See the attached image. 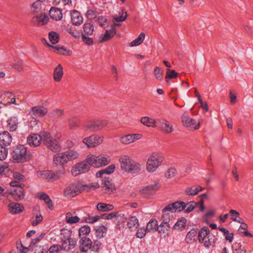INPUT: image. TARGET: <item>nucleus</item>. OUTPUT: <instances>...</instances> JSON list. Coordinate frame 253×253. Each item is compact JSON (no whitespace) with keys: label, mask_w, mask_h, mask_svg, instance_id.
Listing matches in <instances>:
<instances>
[{"label":"nucleus","mask_w":253,"mask_h":253,"mask_svg":"<svg viewBox=\"0 0 253 253\" xmlns=\"http://www.w3.org/2000/svg\"><path fill=\"white\" fill-rule=\"evenodd\" d=\"M121 168L129 173H137L141 169L139 163L132 159L129 156L124 155L120 156L119 159Z\"/></svg>","instance_id":"f257e3e1"},{"label":"nucleus","mask_w":253,"mask_h":253,"mask_svg":"<svg viewBox=\"0 0 253 253\" xmlns=\"http://www.w3.org/2000/svg\"><path fill=\"white\" fill-rule=\"evenodd\" d=\"M101 242L98 239H92V241L86 237H82L79 241L80 250L83 253H86L88 250L97 252L101 246Z\"/></svg>","instance_id":"f03ea898"},{"label":"nucleus","mask_w":253,"mask_h":253,"mask_svg":"<svg viewBox=\"0 0 253 253\" xmlns=\"http://www.w3.org/2000/svg\"><path fill=\"white\" fill-rule=\"evenodd\" d=\"M79 153L73 150L56 154L53 158V162L57 165L63 166L68 162L77 159Z\"/></svg>","instance_id":"7ed1b4c3"},{"label":"nucleus","mask_w":253,"mask_h":253,"mask_svg":"<svg viewBox=\"0 0 253 253\" xmlns=\"http://www.w3.org/2000/svg\"><path fill=\"white\" fill-rule=\"evenodd\" d=\"M108 124L106 119L90 120L86 121L83 125L85 131L97 132L102 129Z\"/></svg>","instance_id":"20e7f679"},{"label":"nucleus","mask_w":253,"mask_h":253,"mask_svg":"<svg viewBox=\"0 0 253 253\" xmlns=\"http://www.w3.org/2000/svg\"><path fill=\"white\" fill-rule=\"evenodd\" d=\"M86 158L90 167L99 168L106 166L110 162V157L107 155L96 156L94 155H88Z\"/></svg>","instance_id":"39448f33"},{"label":"nucleus","mask_w":253,"mask_h":253,"mask_svg":"<svg viewBox=\"0 0 253 253\" xmlns=\"http://www.w3.org/2000/svg\"><path fill=\"white\" fill-rule=\"evenodd\" d=\"M13 161L15 163H23L28 161L27 149L23 145H18L12 153Z\"/></svg>","instance_id":"423d86ee"},{"label":"nucleus","mask_w":253,"mask_h":253,"mask_svg":"<svg viewBox=\"0 0 253 253\" xmlns=\"http://www.w3.org/2000/svg\"><path fill=\"white\" fill-rule=\"evenodd\" d=\"M163 161V158L158 153L152 154L148 158L146 169L148 171L153 172L161 165Z\"/></svg>","instance_id":"0eeeda50"},{"label":"nucleus","mask_w":253,"mask_h":253,"mask_svg":"<svg viewBox=\"0 0 253 253\" xmlns=\"http://www.w3.org/2000/svg\"><path fill=\"white\" fill-rule=\"evenodd\" d=\"M43 134V144L53 152L60 151V146L57 139L52 137L48 132H44Z\"/></svg>","instance_id":"6e6552de"},{"label":"nucleus","mask_w":253,"mask_h":253,"mask_svg":"<svg viewBox=\"0 0 253 253\" xmlns=\"http://www.w3.org/2000/svg\"><path fill=\"white\" fill-rule=\"evenodd\" d=\"M89 169V165L87 162L86 158L84 161L74 165L71 169V173L74 176H77L80 174L88 171Z\"/></svg>","instance_id":"1a4fd4ad"},{"label":"nucleus","mask_w":253,"mask_h":253,"mask_svg":"<svg viewBox=\"0 0 253 253\" xmlns=\"http://www.w3.org/2000/svg\"><path fill=\"white\" fill-rule=\"evenodd\" d=\"M156 127L165 134L171 133L174 130L172 124L169 121L163 118H160L157 120Z\"/></svg>","instance_id":"9d476101"},{"label":"nucleus","mask_w":253,"mask_h":253,"mask_svg":"<svg viewBox=\"0 0 253 253\" xmlns=\"http://www.w3.org/2000/svg\"><path fill=\"white\" fill-rule=\"evenodd\" d=\"M104 139V137L97 134H92L83 139V143L88 148H93L101 144Z\"/></svg>","instance_id":"9b49d317"},{"label":"nucleus","mask_w":253,"mask_h":253,"mask_svg":"<svg viewBox=\"0 0 253 253\" xmlns=\"http://www.w3.org/2000/svg\"><path fill=\"white\" fill-rule=\"evenodd\" d=\"M181 121L184 126L190 130L198 129L200 127V123H198L197 124L196 121L191 118L186 113H184L182 115Z\"/></svg>","instance_id":"f8f14e48"},{"label":"nucleus","mask_w":253,"mask_h":253,"mask_svg":"<svg viewBox=\"0 0 253 253\" xmlns=\"http://www.w3.org/2000/svg\"><path fill=\"white\" fill-rule=\"evenodd\" d=\"M65 173L64 169L57 171L55 172L51 170H44L41 172V176L42 179L47 181L51 180H55L58 179L62 174Z\"/></svg>","instance_id":"ddd939ff"},{"label":"nucleus","mask_w":253,"mask_h":253,"mask_svg":"<svg viewBox=\"0 0 253 253\" xmlns=\"http://www.w3.org/2000/svg\"><path fill=\"white\" fill-rule=\"evenodd\" d=\"M185 209V203L182 201H176L169 204L163 210V212L170 211L171 212L181 211Z\"/></svg>","instance_id":"4468645a"},{"label":"nucleus","mask_w":253,"mask_h":253,"mask_svg":"<svg viewBox=\"0 0 253 253\" xmlns=\"http://www.w3.org/2000/svg\"><path fill=\"white\" fill-rule=\"evenodd\" d=\"M64 234L66 235V236H64L61 238V242H67L65 245L67 247L69 248V250L68 252H69L75 247L77 242L74 238H70L71 233L70 231L65 229L62 230L61 235H63Z\"/></svg>","instance_id":"2eb2a0df"},{"label":"nucleus","mask_w":253,"mask_h":253,"mask_svg":"<svg viewBox=\"0 0 253 253\" xmlns=\"http://www.w3.org/2000/svg\"><path fill=\"white\" fill-rule=\"evenodd\" d=\"M81 192L79 184L72 183L65 189L64 195L67 198L74 197Z\"/></svg>","instance_id":"dca6fc26"},{"label":"nucleus","mask_w":253,"mask_h":253,"mask_svg":"<svg viewBox=\"0 0 253 253\" xmlns=\"http://www.w3.org/2000/svg\"><path fill=\"white\" fill-rule=\"evenodd\" d=\"M44 132V131L41 132L40 134H33L30 135L27 138V143L31 147H36L40 145L42 141L43 143V137Z\"/></svg>","instance_id":"f3484780"},{"label":"nucleus","mask_w":253,"mask_h":253,"mask_svg":"<svg viewBox=\"0 0 253 253\" xmlns=\"http://www.w3.org/2000/svg\"><path fill=\"white\" fill-rule=\"evenodd\" d=\"M102 181L101 187L104 193L111 194L115 189V185L112 183V179L109 177H104Z\"/></svg>","instance_id":"a211bd4d"},{"label":"nucleus","mask_w":253,"mask_h":253,"mask_svg":"<svg viewBox=\"0 0 253 253\" xmlns=\"http://www.w3.org/2000/svg\"><path fill=\"white\" fill-rule=\"evenodd\" d=\"M48 112L47 109L42 106L33 107L30 113L33 117L44 116Z\"/></svg>","instance_id":"6ab92c4d"},{"label":"nucleus","mask_w":253,"mask_h":253,"mask_svg":"<svg viewBox=\"0 0 253 253\" xmlns=\"http://www.w3.org/2000/svg\"><path fill=\"white\" fill-rule=\"evenodd\" d=\"M12 137L11 134L7 131L0 133V145L7 147L12 142Z\"/></svg>","instance_id":"aec40b11"},{"label":"nucleus","mask_w":253,"mask_h":253,"mask_svg":"<svg viewBox=\"0 0 253 253\" xmlns=\"http://www.w3.org/2000/svg\"><path fill=\"white\" fill-rule=\"evenodd\" d=\"M119 25V24H116L112 25L110 29L106 30L104 36L100 38L99 41L101 42H103L111 39L116 33L115 26Z\"/></svg>","instance_id":"412c9836"},{"label":"nucleus","mask_w":253,"mask_h":253,"mask_svg":"<svg viewBox=\"0 0 253 253\" xmlns=\"http://www.w3.org/2000/svg\"><path fill=\"white\" fill-rule=\"evenodd\" d=\"M160 184L155 181L153 184L148 185L145 187L141 190V193L144 195H148L151 194L152 192L158 190L160 187Z\"/></svg>","instance_id":"4be33fe9"},{"label":"nucleus","mask_w":253,"mask_h":253,"mask_svg":"<svg viewBox=\"0 0 253 253\" xmlns=\"http://www.w3.org/2000/svg\"><path fill=\"white\" fill-rule=\"evenodd\" d=\"M71 20L73 25L79 26L83 22V17L77 10H73L71 13Z\"/></svg>","instance_id":"5701e85b"},{"label":"nucleus","mask_w":253,"mask_h":253,"mask_svg":"<svg viewBox=\"0 0 253 253\" xmlns=\"http://www.w3.org/2000/svg\"><path fill=\"white\" fill-rule=\"evenodd\" d=\"M139 136L140 134H139L126 135L121 138L120 141L124 144H129L133 142L134 141L139 139L140 138Z\"/></svg>","instance_id":"b1692460"},{"label":"nucleus","mask_w":253,"mask_h":253,"mask_svg":"<svg viewBox=\"0 0 253 253\" xmlns=\"http://www.w3.org/2000/svg\"><path fill=\"white\" fill-rule=\"evenodd\" d=\"M66 242H61V245L56 244L51 246L48 249L49 253H57L61 250L68 252L69 249L66 246Z\"/></svg>","instance_id":"393cba45"},{"label":"nucleus","mask_w":253,"mask_h":253,"mask_svg":"<svg viewBox=\"0 0 253 253\" xmlns=\"http://www.w3.org/2000/svg\"><path fill=\"white\" fill-rule=\"evenodd\" d=\"M49 14L51 18L56 21L62 19L63 17L61 10L54 7L50 8Z\"/></svg>","instance_id":"a878e982"},{"label":"nucleus","mask_w":253,"mask_h":253,"mask_svg":"<svg viewBox=\"0 0 253 253\" xmlns=\"http://www.w3.org/2000/svg\"><path fill=\"white\" fill-rule=\"evenodd\" d=\"M63 74V68L61 64H59L54 70L53 76L54 81L57 83L60 82Z\"/></svg>","instance_id":"bb28decb"},{"label":"nucleus","mask_w":253,"mask_h":253,"mask_svg":"<svg viewBox=\"0 0 253 253\" xmlns=\"http://www.w3.org/2000/svg\"><path fill=\"white\" fill-rule=\"evenodd\" d=\"M8 209L11 213L16 214L22 212L24 209V207L20 204L11 203L8 205Z\"/></svg>","instance_id":"cd10ccee"},{"label":"nucleus","mask_w":253,"mask_h":253,"mask_svg":"<svg viewBox=\"0 0 253 253\" xmlns=\"http://www.w3.org/2000/svg\"><path fill=\"white\" fill-rule=\"evenodd\" d=\"M197 230L198 229L193 228L187 233L185 238V241L187 244H192L194 243L197 234Z\"/></svg>","instance_id":"c85d7f7f"},{"label":"nucleus","mask_w":253,"mask_h":253,"mask_svg":"<svg viewBox=\"0 0 253 253\" xmlns=\"http://www.w3.org/2000/svg\"><path fill=\"white\" fill-rule=\"evenodd\" d=\"M157 231L159 234L163 235L164 236H169L170 231L169 224L161 223L157 227Z\"/></svg>","instance_id":"c756f323"},{"label":"nucleus","mask_w":253,"mask_h":253,"mask_svg":"<svg viewBox=\"0 0 253 253\" xmlns=\"http://www.w3.org/2000/svg\"><path fill=\"white\" fill-rule=\"evenodd\" d=\"M34 23H37L40 25H44L48 21V17L45 14H41L33 18L32 20Z\"/></svg>","instance_id":"7c9ffc66"},{"label":"nucleus","mask_w":253,"mask_h":253,"mask_svg":"<svg viewBox=\"0 0 253 253\" xmlns=\"http://www.w3.org/2000/svg\"><path fill=\"white\" fill-rule=\"evenodd\" d=\"M11 194L16 201H20L24 198L23 188H18L11 191Z\"/></svg>","instance_id":"2f4dec72"},{"label":"nucleus","mask_w":253,"mask_h":253,"mask_svg":"<svg viewBox=\"0 0 253 253\" xmlns=\"http://www.w3.org/2000/svg\"><path fill=\"white\" fill-rule=\"evenodd\" d=\"M198 238L200 243L204 242L205 239L209 235L210 230L208 227L204 226L198 232Z\"/></svg>","instance_id":"473e14b6"},{"label":"nucleus","mask_w":253,"mask_h":253,"mask_svg":"<svg viewBox=\"0 0 253 253\" xmlns=\"http://www.w3.org/2000/svg\"><path fill=\"white\" fill-rule=\"evenodd\" d=\"M45 42L48 46L53 48L54 51L58 54L63 55H70L71 53V51L67 50L64 46H59V45L52 46L47 43L46 41H45Z\"/></svg>","instance_id":"72a5a7b5"},{"label":"nucleus","mask_w":253,"mask_h":253,"mask_svg":"<svg viewBox=\"0 0 253 253\" xmlns=\"http://www.w3.org/2000/svg\"><path fill=\"white\" fill-rule=\"evenodd\" d=\"M114 207L113 205L100 202L97 204L96 209L100 212H106L112 211Z\"/></svg>","instance_id":"f704fd0d"},{"label":"nucleus","mask_w":253,"mask_h":253,"mask_svg":"<svg viewBox=\"0 0 253 253\" xmlns=\"http://www.w3.org/2000/svg\"><path fill=\"white\" fill-rule=\"evenodd\" d=\"M18 124V119L12 117L7 121V129L10 131H14L16 130Z\"/></svg>","instance_id":"c9c22d12"},{"label":"nucleus","mask_w":253,"mask_h":253,"mask_svg":"<svg viewBox=\"0 0 253 253\" xmlns=\"http://www.w3.org/2000/svg\"><path fill=\"white\" fill-rule=\"evenodd\" d=\"M141 123L148 127H156L157 126V121L148 117L141 118Z\"/></svg>","instance_id":"e433bc0d"},{"label":"nucleus","mask_w":253,"mask_h":253,"mask_svg":"<svg viewBox=\"0 0 253 253\" xmlns=\"http://www.w3.org/2000/svg\"><path fill=\"white\" fill-rule=\"evenodd\" d=\"M115 169V166L113 165H111L106 168L105 169H101L96 173V176L98 177H101L103 176V174H110L112 173Z\"/></svg>","instance_id":"4c0bfd02"},{"label":"nucleus","mask_w":253,"mask_h":253,"mask_svg":"<svg viewBox=\"0 0 253 253\" xmlns=\"http://www.w3.org/2000/svg\"><path fill=\"white\" fill-rule=\"evenodd\" d=\"M203 190V188L200 186H192L191 187H187L185 189V193L188 195H196L198 193Z\"/></svg>","instance_id":"58836bf2"},{"label":"nucleus","mask_w":253,"mask_h":253,"mask_svg":"<svg viewBox=\"0 0 253 253\" xmlns=\"http://www.w3.org/2000/svg\"><path fill=\"white\" fill-rule=\"evenodd\" d=\"M107 229L104 225L97 227L95 229V235L97 239L103 238L107 233Z\"/></svg>","instance_id":"ea45409f"},{"label":"nucleus","mask_w":253,"mask_h":253,"mask_svg":"<svg viewBox=\"0 0 253 253\" xmlns=\"http://www.w3.org/2000/svg\"><path fill=\"white\" fill-rule=\"evenodd\" d=\"M139 225L138 219L135 216H131L127 222V226L129 229L137 228Z\"/></svg>","instance_id":"a19ab883"},{"label":"nucleus","mask_w":253,"mask_h":253,"mask_svg":"<svg viewBox=\"0 0 253 253\" xmlns=\"http://www.w3.org/2000/svg\"><path fill=\"white\" fill-rule=\"evenodd\" d=\"M204 242V246L205 248L209 249L211 246H213L215 242V237L213 235H209L205 239Z\"/></svg>","instance_id":"79ce46f5"},{"label":"nucleus","mask_w":253,"mask_h":253,"mask_svg":"<svg viewBox=\"0 0 253 253\" xmlns=\"http://www.w3.org/2000/svg\"><path fill=\"white\" fill-rule=\"evenodd\" d=\"M94 26L91 23H86L84 25V35L91 36L94 32Z\"/></svg>","instance_id":"37998d69"},{"label":"nucleus","mask_w":253,"mask_h":253,"mask_svg":"<svg viewBox=\"0 0 253 253\" xmlns=\"http://www.w3.org/2000/svg\"><path fill=\"white\" fill-rule=\"evenodd\" d=\"M98 12L96 8H89L87 9L85 16L89 20H93L97 17Z\"/></svg>","instance_id":"c03bdc74"},{"label":"nucleus","mask_w":253,"mask_h":253,"mask_svg":"<svg viewBox=\"0 0 253 253\" xmlns=\"http://www.w3.org/2000/svg\"><path fill=\"white\" fill-rule=\"evenodd\" d=\"M158 221L154 219H151L147 223L146 226V230L148 232L157 230Z\"/></svg>","instance_id":"a18cd8bd"},{"label":"nucleus","mask_w":253,"mask_h":253,"mask_svg":"<svg viewBox=\"0 0 253 253\" xmlns=\"http://www.w3.org/2000/svg\"><path fill=\"white\" fill-rule=\"evenodd\" d=\"M229 213L231 214V219L238 223H240L243 219L240 217V213L234 210H230Z\"/></svg>","instance_id":"49530a36"},{"label":"nucleus","mask_w":253,"mask_h":253,"mask_svg":"<svg viewBox=\"0 0 253 253\" xmlns=\"http://www.w3.org/2000/svg\"><path fill=\"white\" fill-rule=\"evenodd\" d=\"M232 252L234 253H243L244 247L240 241L235 242L232 246Z\"/></svg>","instance_id":"de8ad7c7"},{"label":"nucleus","mask_w":253,"mask_h":253,"mask_svg":"<svg viewBox=\"0 0 253 253\" xmlns=\"http://www.w3.org/2000/svg\"><path fill=\"white\" fill-rule=\"evenodd\" d=\"M186 219L185 218L182 217L177 220L173 226V228L176 230H182L186 225Z\"/></svg>","instance_id":"09e8293b"},{"label":"nucleus","mask_w":253,"mask_h":253,"mask_svg":"<svg viewBox=\"0 0 253 253\" xmlns=\"http://www.w3.org/2000/svg\"><path fill=\"white\" fill-rule=\"evenodd\" d=\"M40 198L44 201L49 209L52 210V202L49 196L47 194L44 193H42L40 195Z\"/></svg>","instance_id":"8fccbe9b"},{"label":"nucleus","mask_w":253,"mask_h":253,"mask_svg":"<svg viewBox=\"0 0 253 253\" xmlns=\"http://www.w3.org/2000/svg\"><path fill=\"white\" fill-rule=\"evenodd\" d=\"M145 34L143 33H140L136 39L130 42V46L132 47L139 45L143 42Z\"/></svg>","instance_id":"3c124183"},{"label":"nucleus","mask_w":253,"mask_h":253,"mask_svg":"<svg viewBox=\"0 0 253 253\" xmlns=\"http://www.w3.org/2000/svg\"><path fill=\"white\" fill-rule=\"evenodd\" d=\"M90 232V228L88 225H84L81 227L79 230V235L81 238L82 237H86Z\"/></svg>","instance_id":"603ef678"},{"label":"nucleus","mask_w":253,"mask_h":253,"mask_svg":"<svg viewBox=\"0 0 253 253\" xmlns=\"http://www.w3.org/2000/svg\"><path fill=\"white\" fill-rule=\"evenodd\" d=\"M48 38L50 42L53 44L57 43L59 40L58 34L53 31H51L49 33Z\"/></svg>","instance_id":"864d4df0"},{"label":"nucleus","mask_w":253,"mask_h":253,"mask_svg":"<svg viewBox=\"0 0 253 253\" xmlns=\"http://www.w3.org/2000/svg\"><path fill=\"white\" fill-rule=\"evenodd\" d=\"M80 125V122L77 118H71L69 120V126L70 129H76Z\"/></svg>","instance_id":"5fc2aeb1"},{"label":"nucleus","mask_w":253,"mask_h":253,"mask_svg":"<svg viewBox=\"0 0 253 253\" xmlns=\"http://www.w3.org/2000/svg\"><path fill=\"white\" fill-rule=\"evenodd\" d=\"M127 17V14L126 11L124 10H122L121 12L119 13V16H115L113 19L114 21L117 22H121L124 21Z\"/></svg>","instance_id":"6e6d98bb"},{"label":"nucleus","mask_w":253,"mask_h":253,"mask_svg":"<svg viewBox=\"0 0 253 253\" xmlns=\"http://www.w3.org/2000/svg\"><path fill=\"white\" fill-rule=\"evenodd\" d=\"M178 73H176L174 70L167 69L166 75L165 79L167 82H168L169 79H175L178 76Z\"/></svg>","instance_id":"4d7b16f0"},{"label":"nucleus","mask_w":253,"mask_h":253,"mask_svg":"<svg viewBox=\"0 0 253 253\" xmlns=\"http://www.w3.org/2000/svg\"><path fill=\"white\" fill-rule=\"evenodd\" d=\"M71 213L68 212L66 215V220L69 224H73L79 221L80 218L77 216H70Z\"/></svg>","instance_id":"13d9d810"},{"label":"nucleus","mask_w":253,"mask_h":253,"mask_svg":"<svg viewBox=\"0 0 253 253\" xmlns=\"http://www.w3.org/2000/svg\"><path fill=\"white\" fill-rule=\"evenodd\" d=\"M197 203L194 201H190L187 203H185V209L184 211L186 213H190L195 208Z\"/></svg>","instance_id":"bf43d9fd"},{"label":"nucleus","mask_w":253,"mask_h":253,"mask_svg":"<svg viewBox=\"0 0 253 253\" xmlns=\"http://www.w3.org/2000/svg\"><path fill=\"white\" fill-rule=\"evenodd\" d=\"M43 219L42 216L40 213L34 215L31 219V224L33 226H36L41 223Z\"/></svg>","instance_id":"052dcab7"},{"label":"nucleus","mask_w":253,"mask_h":253,"mask_svg":"<svg viewBox=\"0 0 253 253\" xmlns=\"http://www.w3.org/2000/svg\"><path fill=\"white\" fill-rule=\"evenodd\" d=\"M8 149L6 147L0 145V160H4L7 156Z\"/></svg>","instance_id":"680f3d73"},{"label":"nucleus","mask_w":253,"mask_h":253,"mask_svg":"<svg viewBox=\"0 0 253 253\" xmlns=\"http://www.w3.org/2000/svg\"><path fill=\"white\" fill-rule=\"evenodd\" d=\"M67 32L71 34L72 36L76 39H78L80 37V33L79 31L74 29L72 27H68L66 29Z\"/></svg>","instance_id":"e2e57ef3"},{"label":"nucleus","mask_w":253,"mask_h":253,"mask_svg":"<svg viewBox=\"0 0 253 253\" xmlns=\"http://www.w3.org/2000/svg\"><path fill=\"white\" fill-rule=\"evenodd\" d=\"M163 212V214L162 215L161 219L163 221L162 223H166L169 224L170 219L172 217V215L169 213Z\"/></svg>","instance_id":"0e129e2a"},{"label":"nucleus","mask_w":253,"mask_h":253,"mask_svg":"<svg viewBox=\"0 0 253 253\" xmlns=\"http://www.w3.org/2000/svg\"><path fill=\"white\" fill-rule=\"evenodd\" d=\"M14 67L15 69L19 72H21L23 70V62L21 60H18L15 62L14 64Z\"/></svg>","instance_id":"69168bd1"},{"label":"nucleus","mask_w":253,"mask_h":253,"mask_svg":"<svg viewBox=\"0 0 253 253\" xmlns=\"http://www.w3.org/2000/svg\"><path fill=\"white\" fill-rule=\"evenodd\" d=\"M147 230L144 228H139L136 233V237L137 238L141 239L145 237L146 233Z\"/></svg>","instance_id":"338daca9"},{"label":"nucleus","mask_w":253,"mask_h":253,"mask_svg":"<svg viewBox=\"0 0 253 253\" xmlns=\"http://www.w3.org/2000/svg\"><path fill=\"white\" fill-rule=\"evenodd\" d=\"M154 75L156 79L161 80L163 78V71L159 67H156L154 69Z\"/></svg>","instance_id":"774afa93"}]
</instances>
